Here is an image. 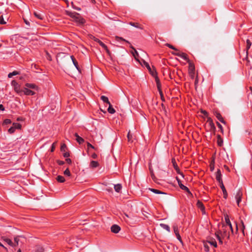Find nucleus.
Masks as SVG:
<instances>
[{"mask_svg":"<svg viewBox=\"0 0 252 252\" xmlns=\"http://www.w3.org/2000/svg\"><path fill=\"white\" fill-rule=\"evenodd\" d=\"M66 14L71 17L73 21L79 24H83L85 22V20L83 19L79 13L75 12H72L66 11Z\"/></svg>","mask_w":252,"mask_h":252,"instance_id":"nucleus-1","label":"nucleus"},{"mask_svg":"<svg viewBox=\"0 0 252 252\" xmlns=\"http://www.w3.org/2000/svg\"><path fill=\"white\" fill-rule=\"evenodd\" d=\"M227 226L222 224L221 228L218 232H219L222 238L226 237L228 239L229 238V230H231V229H228Z\"/></svg>","mask_w":252,"mask_h":252,"instance_id":"nucleus-2","label":"nucleus"},{"mask_svg":"<svg viewBox=\"0 0 252 252\" xmlns=\"http://www.w3.org/2000/svg\"><path fill=\"white\" fill-rule=\"evenodd\" d=\"M11 85L13 87L14 91L20 95L23 93V90L21 89V86L16 81L11 82Z\"/></svg>","mask_w":252,"mask_h":252,"instance_id":"nucleus-3","label":"nucleus"},{"mask_svg":"<svg viewBox=\"0 0 252 252\" xmlns=\"http://www.w3.org/2000/svg\"><path fill=\"white\" fill-rule=\"evenodd\" d=\"M143 64L145 65V66L147 67L149 71L150 72V74L153 76H156L157 74V72L154 66H153V69L151 68L149 64L145 61L144 60H143Z\"/></svg>","mask_w":252,"mask_h":252,"instance_id":"nucleus-4","label":"nucleus"},{"mask_svg":"<svg viewBox=\"0 0 252 252\" xmlns=\"http://www.w3.org/2000/svg\"><path fill=\"white\" fill-rule=\"evenodd\" d=\"M242 196H243V192H242V189H238V191H237V192L235 194V199L237 201V205L238 206H239V204H240V202L241 201V198H242Z\"/></svg>","mask_w":252,"mask_h":252,"instance_id":"nucleus-5","label":"nucleus"},{"mask_svg":"<svg viewBox=\"0 0 252 252\" xmlns=\"http://www.w3.org/2000/svg\"><path fill=\"white\" fill-rule=\"evenodd\" d=\"M176 178L178 182V185H179V186L180 187V188L182 189L187 191L189 194H191V193L189 191V189L186 186H184V185H183L182 184L181 181L179 179V178L178 177H176Z\"/></svg>","mask_w":252,"mask_h":252,"instance_id":"nucleus-6","label":"nucleus"},{"mask_svg":"<svg viewBox=\"0 0 252 252\" xmlns=\"http://www.w3.org/2000/svg\"><path fill=\"white\" fill-rule=\"evenodd\" d=\"M174 55L180 57L182 58V59H183L184 60L186 61L187 62H189V60L188 58V55L187 54L183 53V52H178V53H174Z\"/></svg>","mask_w":252,"mask_h":252,"instance_id":"nucleus-7","label":"nucleus"},{"mask_svg":"<svg viewBox=\"0 0 252 252\" xmlns=\"http://www.w3.org/2000/svg\"><path fill=\"white\" fill-rule=\"evenodd\" d=\"M155 78V81L157 84V86L158 90L159 92V93L160 94H162V91H161V85L160 82V80L158 76V75L157 74L156 76H154Z\"/></svg>","mask_w":252,"mask_h":252,"instance_id":"nucleus-8","label":"nucleus"},{"mask_svg":"<svg viewBox=\"0 0 252 252\" xmlns=\"http://www.w3.org/2000/svg\"><path fill=\"white\" fill-rule=\"evenodd\" d=\"M224 219L226 224L224 225L225 226H227V227H228V229H231V231L232 233H233L232 226L230 222V220L229 219V217L227 215H226V216H225Z\"/></svg>","mask_w":252,"mask_h":252,"instance_id":"nucleus-9","label":"nucleus"},{"mask_svg":"<svg viewBox=\"0 0 252 252\" xmlns=\"http://www.w3.org/2000/svg\"><path fill=\"white\" fill-rule=\"evenodd\" d=\"M197 207L200 209L203 214H205V208L203 203L200 200H198L196 203Z\"/></svg>","mask_w":252,"mask_h":252,"instance_id":"nucleus-10","label":"nucleus"},{"mask_svg":"<svg viewBox=\"0 0 252 252\" xmlns=\"http://www.w3.org/2000/svg\"><path fill=\"white\" fill-rule=\"evenodd\" d=\"M173 230H174V233L177 237V238L178 239V240H179L181 242H182V239H181V236L180 235V234H179V230H178V226L177 225H174L173 226Z\"/></svg>","mask_w":252,"mask_h":252,"instance_id":"nucleus-11","label":"nucleus"},{"mask_svg":"<svg viewBox=\"0 0 252 252\" xmlns=\"http://www.w3.org/2000/svg\"><path fill=\"white\" fill-rule=\"evenodd\" d=\"M120 230L121 227L117 224H114L111 227V231L114 233H118Z\"/></svg>","mask_w":252,"mask_h":252,"instance_id":"nucleus-12","label":"nucleus"},{"mask_svg":"<svg viewBox=\"0 0 252 252\" xmlns=\"http://www.w3.org/2000/svg\"><path fill=\"white\" fill-rule=\"evenodd\" d=\"M23 93L24 94L27 95H33L35 94V93L29 89H28L27 88H24L23 90Z\"/></svg>","mask_w":252,"mask_h":252,"instance_id":"nucleus-13","label":"nucleus"},{"mask_svg":"<svg viewBox=\"0 0 252 252\" xmlns=\"http://www.w3.org/2000/svg\"><path fill=\"white\" fill-rule=\"evenodd\" d=\"M221 177V171H220V169H218L216 173V178L217 181L219 183L222 182Z\"/></svg>","mask_w":252,"mask_h":252,"instance_id":"nucleus-14","label":"nucleus"},{"mask_svg":"<svg viewBox=\"0 0 252 252\" xmlns=\"http://www.w3.org/2000/svg\"><path fill=\"white\" fill-rule=\"evenodd\" d=\"M215 116L216 117V118L221 122L222 123V124L225 125L226 124V122L225 121L223 120V117H222V116L221 115V114L219 113V112H216L215 113Z\"/></svg>","mask_w":252,"mask_h":252,"instance_id":"nucleus-15","label":"nucleus"},{"mask_svg":"<svg viewBox=\"0 0 252 252\" xmlns=\"http://www.w3.org/2000/svg\"><path fill=\"white\" fill-rule=\"evenodd\" d=\"M129 24L133 27L136 28H138V29H139L141 30L143 29V27L142 25H140L138 23H134V22H131L129 23Z\"/></svg>","mask_w":252,"mask_h":252,"instance_id":"nucleus-16","label":"nucleus"},{"mask_svg":"<svg viewBox=\"0 0 252 252\" xmlns=\"http://www.w3.org/2000/svg\"><path fill=\"white\" fill-rule=\"evenodd\" d=\"M70 58L72 61V62H73V64L74 65V66H75V67L76 68V69L79 71H80V68L79 67V65H78V62L76 60V59H75V58L73 56H70Z\"/></svg>","mask_w":252,"mask_h":252,"instance_id":"nucleus-17","label":"nucleus"},{"mask_svg":"<svg viewBox=\"0 0 252 252\" xmlns=\"http://www.w3.org/2000/svg\"><path fill=\"white\" fill-rule=\"evenodd\" d=\"M74 136L76 137V140L79 144H82L84 142V139L79 136L77 133L74 134Z\"/></svg>","mask_w":252,"mask_h":252,"instance_id":"nucleus-18","label":"nucleus"},{"mask_svg":"<svg viewBox=\"0 0 252 252\" xmlns=\"http://www.w3.org/2000/svg\"><path fill=\"white\" fill-rule=\"evenodd\" d=\"M25 86L26 87V88H27L28 89L31 88L36 90L38 89V87L34 84L27 83L25 84Z\"/></svg>","mask_w":252,"mask_h":252,"instance_id":"nucleus-19","label":"nucleus"},{"mask_svg":"<svg viewBox=\"0 0 252 252\" xmlns=\"http://www.w3.org/2000/svg\"><path fill=\"white\" fill-rule=\"evenodd\" d=\"M34 251L35 252H44V249L43 248L42 246H41L40 245H37V246H35Z\"/></svg>","mask_w":252,"mask_h":252,"instance_id":"nucleus-20","label":"nucleus"},{"mask_svg":"<svg viewBox=\"0 0 252 252\" xmlns=\"http://www.w3.org/2000/svg\"><path fill=\"white\" fill-rule=\"evenodd\" d=\"M2 239L4 242H5L6 243H7L9 246H12V247L15 246V245H13V243L12 242L11 239L7 238H5V237H2Z\"/></svg>","mask_w":252,"mask_h":252,"instance_id":"nucleus-21","label":"nucleus"},{"mask_svg":"<svg viewBox=\"0 0 252 252\" xmlns=\"http://www.w3.org/2000/svg\"><path fill=\"white\" fill-rule=\"evenodd\" d=\"M217 144L220 147H221L223 145V139L221 138L220 135H217Z\"/></svg>","mask_w":252,"mask_h":252,"instance_id":"nucleus-22","label":"nucleus"},{"mask_svg":"<svg viewBox=\"0 0 252 252\" xmlns=\"http://www.w3.org/2000/svg\"><path fill=\"white\" fill-rule=\"evenodd\" d=\"M99 166V163L97 161H94V160H93L91 162H90V166L91 167V168H95V167H97Z\"/></svg>","mask_w":252,"mask_h":252,"instance_id":"nucleus-23","label":"nucleus"},{"mask_svg":"<svg viewBox=\"0 0 252 252\" xmlns=\"http://www.w3.org/2000/svg\"><path fill=\"white\" fill-rule=\"evenodd\" d=\"M188 63L189 64V72H194V70H195L194 65L190 62V60L189 61V62H188Z\"/></svg>","mask_w":252,"mask_h":252,"instance_id":"nucleus-24","label":"nucleus"},{"mask_svg":"<svg viewBox=\"0 0 252 252\" xmlns=\"http://www.w3.org/2000/svg\"><path fill=\"white\" fill-rule=\"evenodd\" d=\"M130 48H132L133 50H134V53H133V55L134 57V58L135 59V60H136L137 61H138V58L139 57V54L137 52V51L136 50V49L132 46H130Z\"/></svg>","mask_w":252,"mask_h":252,"instance_id":"nucleus-25","label":"nucleus"},{"mask_svg":"<svg viewBox=\"0 0 252 252\" xmlns=\"http://www.w3.org/2000/svg\"><path fill=\"white\" fill-rule=\"evenodd\" d=\"M149 190H151L152 192H154L155 193H156V194H166L164 192H162V191H160L159 190H158V189H155L150 188Z\"/></svg>","mask_w":252,"mask_h":252,"instance_id":"nucleus-26","label":"nucleus"},{"mask_svg":"<svg viewBox=\"0 0 252 252\" xmlns=\"http://www.w3.org/2000/svg\"><path fill=\"white\" fill-rule=\"evenodd\" d=\"M33 14L38 19L43 20L44 18V16L41 13H38L36 11L33 12Z\"/></svg>","mask_w":252,"mask_h":252,"instance_id":"nucleus-27","label":"nucleus"},{"mask_svg":"<svg viewBox=\"0 0 252 252\" xmlns=\"http://www.w3.org/2000/svg\"><path fill=\"white\" fill-rule=\"evenodd\" d=\"M122 186L121 184H117V185H115L114 186V189H115V190L117 192H119L120 191V190H121L122 189Z\"/></svg>","mask_w":252,"mask_h":252,"instance_id":"nucleus-28","label":"nucleus"},{"mask_svg":"<svg viewBox=\"0 0 252 252\" xmlns=\"http://www.w3.org/2000/svg\"><path fill=\"white\" fill-rule=\"evenodd\" d=\"M100 99L104 102V103H106L107 104H108L109 105L110 103V102H109V99H108V98L107 97V96H105L104 95H102L101 97H100Z\"/></svg>","mask_w":252,"mask_h":252,"instance_id":"nucleus-29","label":"nucleus"},{"mask_svg":"<svg viewBox=\"0 0 252 252\" xmlns=\"http://www.w3.org/2000/svg\"><path fill=\"white\" fill-rule=\"evenodd\" d=\"M57 181L60 183H63L65 182V179L61 175H59L56 178Z\"/></svg>","mask_w":252,"mask_h":252,"instance_id":"nucleus-30","label":"nucleus"},{"mask_svg":"<svg viewBox=\"0 0 252 252\" xmlns=\"http://www.w3.org/2000/svg\"><path fill=\"white\" fill-rule=\"evenodd\" d=\"M94 41H95L96 42H98L99 43V44L103 48H106V45L104 43H103L101 41H100L99 39L98 38H95L94 39Z\"/></svg>","mask_w":252,"mask_h":252,"instance_id":"nucleus-31","label":"nucleus"},{"mask_svg":"<svg viewBox=\"0 0 252 252\" xmlns=\"http://www.w3.org/2000/svg\"><path fill=\"white\" fill-rule=\"evenodd\" d=\"M108 112L110 114H114L115 112V109L112 107L111 104L109 105V107L108 108Z\"/></svg>","mask_w":252,"mask_h":252,"instance_id":"nucleus-32","label":"nucleus"},{"mask_svg":"<svg viewBox=\"0 0 252 252\" xmlns=\"http://www.w3.org/2000/svg\"><path fill=\"white\" fill-rule=\"evenodd\" d=\"M127 139L128 142H133V137L131 134H130V130L128 131L127 135Z\"/></svg>","mask_w":252,"mask_h":252,"instance_id":"nucleus-33","label":"nucleus"},{"mask_svg":"<svg viewBox=\"0 0 252 252\" xmlns=\"http://www.w3.org/2000/svg\"><path fill=\"white\" fill-rule=\"evenodd\" d=\"M208 243L215 248H216L217 246V242L215 241V240H214V239H212V240L208 241Z\"/></svg>","mask_w":252,"mask_h":252,"instance_id":"nucleus-34","label":"nucleus"},{"mask_svg":"<svg viewBox=\"0 0 252 252\" xmlns=\"http://www.w3.org/2000/svg\"><path fill=\"white\" fill-rule=\"evenodd\" d=\"M160 225L162 228L166 230L167 231H168V232L170 231V227L168 225L164 224V223H160Z\"/></svg>","mask_w":252,"mask_h":252,"instance_id":"nucleus-35","label":"nucleus"},{"mask_svg":"<svg viewBox=\"0 0 252 252\" xmlns=\"http://www.w3.org/2000/svg\"><path fill=\"white\" fill-rule=\"evenodd\" d=\"M13 127H14L15 129H21V125L19 123H14L13 124Z\"/></svg>","mask_w":252,"mask_h":252,"instance_id":"nucleus-36","label":"nucleus"},{"mask_svg":"<svg viewBox=\"0 0 252 252\" xmlns=\"http://www.w3.org/2000/svg\"><path fill=\"white\" fill-rule=\"evenodd\" d=\"M149 170L150 171L151 176L152 179L155 181L156 179V177L154 174L153 170L151 168V166H149Z\"/></svg>","mask_w":252,"mask_h":252,"instance_id":"nucleus-37","label":"nucleus"},{"mask_svg":"<svg viewBox=\"0 0 252 252\" xmlns=\"http://www.w3.org/2000/svg\"><path fill=\"white\" fill-rule=\"evenodd\" d=\"M115 39L117 41H118L120 40H122V41H124L128 43H129V42L128 41L126 40V39H124L123 37H121L116 36L115 37Z\"/></svg>","mask_w":252,"mask_h":252,"instance_id":"nucleus-38","label":"nucleus"},{"mask_svg":"<svg viewBox=\"0 0 252 252\" xmlns=\"http://www.w3.org/2000/svg\"><path fill=\"white\" fill-rule=\"evenodd\" d=\"M6 23V22L3 19V15L1 14V13H0V24H5Z\"/></svg>","mask_w":252,"mask_h":252,"instance_id":"nucleus-39","label":"nucleus"},{"mask_svg":"<svg viewBox=\"0 0 252 252\" xmlns=\"http://www.w3.org/2000/svg\"><path fill=\"white\" fill-rule=\"evenodd\" d=\"M175 169L176 170L178 174L181 175L183 177H184L183 173L180 171L177 165H176V167H175Z\"/></svg>","mask_w":252,"mask_h":252,"instance_id":"nucleus-40","label":"nucleus"},{"mask_svg":"<svg viewBox=\"0 0 252 252\" xmlns=\"http://www.w3.org/2000/svg\"><path fill=\"white\" fill-rule=\"evenodd\" d=\"M246 42H247L246 48H247V50L248 51L250 49V48L251 46L252 43H251V41L249 39H247L246 41Z\"/></svg>","mask_w":252,"mask_h":252,"instance_id":"nucleus-41","label":"nucleus"},{"mask_svg":"<svg viewBox=\"0 0 252 252\" xmlns=\"http://www.w3.org/2000/svg\"><path fill=\"white\" fill-rule=\"evenodd\" d=\"M209 125L210 126L211 130L214 131L216 129V127L213 122L210 123Z\"/></svg>","mask_w":252,"mask_h":252,"instance_id":"nucleus-42","label":"nucleus"},{"mask_svg":"<svg viewBox=\"0 0 252 252\" xmlns=\"http://www.w3.org/2000/svg\"><path fill=\"white\" fill-rule=\"evenodd\" d=\"M219 183H220V187L221 189L222 192H223L224 191H226V190L225 187L223 184V182H221Z\"/></svg>","mask_w":252,"mask_h":252,"instance_id":"nucleus-43","label":"nucleus"},{"mask_svg":"<svg viewBox=\"0 0 252 252\" xmlns=\"http://www.w3.org/2000/svg\"><path fill=\"white\" fill-rule=\"evenodd\" d=\"M165 45L167 47H168L170 49H172L175 51H178V49L177 48H176L175 47H174L173 45L169 44V43H166L165 44Z\"/></svg>","mask_w":252,"mask_h":252,"instance_id":"nucleus-44","label":"nucleus"},{"mask_svg":"<svg viewBox=\"0 0 252 252\" xmlns=\"http://www.w3.org/2000/svg\"><path fill=\"white\" fill-rule=\"evenodd\" d=\"M215 235L216 236L217 238L219 241L220 240L222 239L221 236L220 235V234L219 233V232L217 231L215 233Z\"/></svg>","mask_w":252,"mask_h":252,"instance_id":"nucleus-45","label":"nucleus"},{"mask_svg":"<svg viewBox=\"0 0 252 252\" xmlns=\"http://www.w3.org/2000/svg\"><path fill=\"white\" fill-rule=\"evenodd\" d=\"M63 173L65 175H67L68 176H70L71 175L70 171L68 168H66L64 171Z\"/></svg>","mask_w":252,"mask_h":252,"instance_id":"nucleus-46","label":"nucleus"},{"mask_svg":"<svg viewBox=\"0 0 252 252\" xmlns=\"http://www.w3.org/2000/svg\"><path fill=\"white\" fill-rule=\"evenodd\" d=\"M217 125L218 127L220 129L221 132L223 133V129L222 126L218 122H217Z\"/></svg>","mask_w":252,"mask_h":252,"instance_id":"nucleus-47","label":"nucleus"},{"mask_svg":"<svg viewBox=\"0 0 252 252\" xmlns=\"http://www.w3.org/2000/svg\"><path fill=\"white\" fill-rule=\"evenodd\" d=\"M15 129L14 127L11 126L10 128H9L8 130V131L9 133H13L14 132Z\"/></svg>","mask_w":252,"mask_h":252,"instance_id":"nucleus-48","label":"nucleus"},{"mask_svg":"<svg viewBox=\"0 0 252 252\" xmlns=\"http://www.w3.org/2000/svg\"><path fill=\"white\" fill-rule=\"evenodd\" d=\"M11 123V120L8 119H5L3 121V124L5 125H8V124H10Z\"/></svg>","mask_w":252,"mask_h":252,"instance_id":"nucleus-49","label":"nucleus"},{"mask_svg":"<svg viewBox=\"0 0 252 252\" xmlns=\"http://www.w3.org/2000/svg\"><path fill=\"white\" fill-rule=\"evenodd\" d=\"M204 247L205 251H206V252L209 251V246L206 243H204Z\"/></svg>","mask_w":252,"mask_h":252,"instance_id":"nucleus-50","label":"nucleus"},{"mask_svg":"<svg viewBox=\"0 0 252 252\" xmlns=\"http://www.w3.org/2000/svg\"><path fill=\"white\" fill-rule=\"evenodd\" d=\"M87 147H88V149L89 148H92V149H94V150H96V149L93 145H92L89 142L87 143Z\"/></svg>","mask_w":252,"mask_h":252,"instance_id":"nucleus-51","label":"nucleus"},{"mask_svg":"<svg viewBox=\"0 0 252 252\" xmlns=\"http://www.w3.org/2000/svg\"><path fill=\"white\" fill-rule=\"evenodd\" d=\"M66 148V146L65 144H63L61 146V150L62 151H65V149Z\"/></svg>","mask_w":252,"mask_h":252,"instance_id":"nucleus-52","label":"nucleus"},{"mask_svg":"<svg viewBox=\"0 0 252 252\" xmlns=\"http://www.w3.org/2000/svg\"><path fill=\"white\" fill-rule=\"evenodd\" d=\"M46 56H47V59L49 61H52V57L51 56V55L49 54V53H48L47 52H46Z\"/></svg>","mask_w":252,"mask_h":252,"instance_id":"nucleus-53","label":"nucleus"},{"mask_svg":"<svg viewBox=\"0 0 252 252\" xmlns=\"http://www.w3.org/2000/svg\"><path fill=\"white\" fill-rule=\"evenodd\" d=\"M201 113H202L203 114H204V116H205L206 117H208V112H207L206 111L201 110Z\"/></svg>","mask_w":252,"mask_h":252,"instance_id":"nucleus-54","label":"nucleus"},{"mask_svg":"<svg viewBox=\"0 0 252 252\" xmlns=\"http://www.w3.org/2000/svg\"><path fill=\"white\" fill-rule=\"evenodd\" d=\"M56 144V143L54 142V143H53V144L52 145V147H51V151L52 152H53L54 151L55 149Z\"/></svg>","mask_w":252,"mask_h":252,"instance_id":"nucleus-55","label":"nucleus"},{"mask_svg":"<svg viewBox=\"0 0 252 252\" xmlns=\"http://www.w3.org/2000/svg\"><path fill=\"white\" fill-rule=\"evenodd\" d=\"M28 77L27 75H26V74H24L22 76H21L20 77V80H25Z\"/></svg>","mask_w":252,"mask_h":252,"instance_id":"nucleus-56","label":"nucleus"},{"mask_svg":"<svg viewBox=\"0 0 252 252\" xmlns=\"http://www.w3.org/2000/svg\"><path fill=\"white\" fill-rule=\"evenodd\" d=\"M65 161L66 162L70 164L71 163H72V161H71V159L70 158H67L65 159Z\"/></svg>","mask_w":252,"mask_h":252,"instance_id":"nucleus-57","label":"nucleus"},{"mask_svg":"<svg viewBox=\"0 0 252 252\" xmlns=\"http://www.w3.org/2000/svg\"><path fill=\"white\" fill-rule=\"evenodd\" d=\"M69 156L70 155L68 152H65L63 153V157L65 158H68Z\"/></svg>","mask_w":252,"mask_h":252,"instance_id":"nucleus-58","label":"nucleus"},{"mask_svg":"<svg viewBox=\"0 0 252 252\" xmlns=\"http://www.w3.org/2000/svg\"><path fill=\"white\" fill-rule=\"evenodd\" d=\"M57 163H58L59 165H62L64 164V162L63 161H62V160H58Z\"/></svg>","mask_w":252,"mask_h":252,"instance_id":"nucleus-59","label":"nucleus"},{"mask_svg":"<svg viewBox=\"0 0 252 252\" xmlns=\"http://www.w3.org/2000/svg\"><path fill=\"white\" fill-rule=\"evenodd\" d=\"M223 197L225 198V199H226L227 197V196H228V194H227V191H224L223 192Z\"/></svg>","mask_w":252,"mask_h":252,"instance_id":"nucleus-60","label":"nucleus"},{"mask_svg":"<svg viewBox=\"0 0 252 252\" xmlns=\"http://www.w3.org/2000/svg\"><path fill=\"white\" fill-rule=\"evenodd\" d=\"M13 75H18L20 74L19 72V71H14L12 72Z\"/></svg>","mask_w":252,"mask_h":252,"instance_id":"nucleus-61","label":"nucleus"},{"mask_svg":"<svg viewBox=\"0 0 252 252\" xmlns=\"http://www.w3.org/2000/svg\"><path fill=\"white\" fill-rule=\"evenodd\" d=\"M14 241L16 243V245H18V242H19V238H18V237H16L14 238Z\"/></svg>","mask_w":252,"mask_h":252,"instance_id":"nucleus-62","label":"nucleus"},{"mask_svg":"<svg viewBox=\"0 0 252 252\" xmlns=\"http://www.w3.org/2000/svg\"><path fill=\"white\" fill-rule=\"evenodd\" d=\"M190 76L192 79L194 78V72H189Z\"/></svg>","mask_w":252,"mask_h":252,"instance_id":"nucleus-63","label":"nucleus"},{"mask_svg":"<svg viewBox=\"0 0 252 252\" xmlns=\"http://www.w3.org/2000/svg\"><path fill=\"white\" fill-rule=\"evenodd\" d=\"M92 158H93L94 159H95L97 158V155L95 154V153H94L93 154H92Z\"/></svg>","mask_w":252,"mask_h":252,"instance_id":"nucleus-64","label":"nucleus"}]
</instances>
